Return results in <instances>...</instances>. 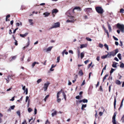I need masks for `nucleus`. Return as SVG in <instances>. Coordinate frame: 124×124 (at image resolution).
Segmentation results:
<instances>
[{"label": "nucleus", "instance_id": "obj_59", "mask_svg": "<svg viewBox=\"0 0 124 124\" xmlns=\"http://www.w3.org/2000/svg\"><path fill=\"white\" fill-rule=\"evenodd\" d=\"M76 104H77V105H78L79 104V101H78V100H76Z\"/></svg>", "mask_w": 124, "mask_h": 124}, {"label": "nucleus", "instance_id": "obj_35", "mask_svg": "<svg viewBox=\"0 0 124 124\" xmlns=\"http://www.w3.org/2000/svg\"><path fill=\"white\" fill-rule=\"evenodd\" d=\"M12 36L13 38L14 39V40H15V45H16V46H17V45H18V43H17V41L15 39V38L14 37V35H12Z\"/></svg>", "mask_w": 124, "mask_h": 124}, {"label": "nucleus", "instance_id": "obj_43", "mask_svg": "<svg viewBox=\"0 0 124 124\" xmlns=\"http://www.w3.org/2000/svg\"><path fill=\"white\" fill-rule=\"evenodd\" d=\"M120 67L121 68L124 67V64L123 63H122L120 66Z\"/></svg>", "mask_w": 124, "mask_h": 124}, {"label": "nucleus", "instance_id": "obj_39", "mask_svg": "<svg viewBox=\"0 0 124 124\" xmlns=\"http://www.w3.org/2000/svg\"><path fill=\"white\" fill-rule=\"evenodd\" d=\"M16 113L17 115L19 116H20L21 115L20 111L19 110L18 111L16 112Z\"/></svg>", "mask_w": 124, "mask_h": 124}, {"label": "nucleus", "instance_id": "obj_41", "mask_svg": "<svg viewBox=\"0 0 124 124\" xmlns=\"http://www.w3.org/2000/svg\"><path fill=\"white\" fill-rule=\"evenodd\" d=\"M30 44V39L29 38H28V42L27 45L26 46V47H28V46Z\"/></svg>", "mask_w": 124, "mask_h": 124}, {"label": "nucleus", "instance_id": "obj_40", "mask_svg": "<svg viewBox=\"0 0 124 124\" xmlns=\"http://www.w3.org/2000/svg\"><path fill=\"white\" fill-rule=\"evenodd\" d=\"M60 56H59L57 57V61L56 62L57 63H58L59 62L60 59Z\"/></svg>", "mask_w": 124, "mask_h": 124}, {"label": "nucleus", "instance_id": "obj_53", "mask_svg": "<svg viewBox=\"0 0 124 124\" xmlns=\"http://www.w3.org/2000/svg\"><path fill=\"white\" fill-rule=\"evenodd\" d=\"M29 97L28 96H27L26 98L25 102H27L29 99Z\"/></svg>", "mask_w": 124, "mask_h": 124}, {"label": "nucleus", "instance_id": "obj_63", "mask_svg": "<svg viewBox=\"0 0 124 124\" xmlns=\"http://www.w3.org/2000/svg\"><path fill=\"white\" fill-rule=\"evenodd\" d=\"M69 52L70 53H71L72 54H73V52L72 50H70L69 51Z\"/></svg>", "mask_w": 124, "mask_h": 124}, {"label": "nucleus", "instance_id": "obj_25", "mask_svg": "<svg viewBox=\"0 0 124 124\" xmlns=\"http://www.w3.org/2000/svg\"><path fill=\"white\" fill-rule=\"evenodd\" d=\"M84 52H82L80 54V56L81 59L84 57Z\"/></svg>", "mask_w": 124, "mask_h": 124}, {"label": "nucleus", "instance_id": "obj_48", "mask_svg": "<svg viewBox=\"0 0 124 124\" xmlns=\"http://www.w3.org/2000/svg\"><path fill=\"white\" fill-rule=\"evenodd\" d=\"M104 46L107 48L108 50V46L107 44H105L104 45Z\"/></svg>", "mask_w": 124, "mask_h": 124}, {"label": "nucleus", "instance_id": "obj_31", "mask_svg": "<svg viewBox=\"0 0 124 124\" xmlns=\"http://www.w3.org/2000/svg\"><path fill=\"white\" fill-rule=\"evenodd\" d=\"M117 56L120 60L121 59V54H119L117 55Z\"/></svg>", "mask_w": 124, "mask_h": 124}, {"label": "nucleus", "instance_id": "obj_45", "mask_svg": "<svg viewBox=\"0 0 124 124\" xmlns=\"http://www.w3.org/2000/svg\"><path fill=\"white\" fill-rule=\"evenodd\" d=\"M49 96V95H47L45 97L44 99V100L45 101H46V100L48 98V97Z\"/></svg>", "mask_w": 124, "mask_h": 124}, {"label": "nucleus", "instance_id": "obj_4", "mask_svg": "<svg viewBox=\"0 0 124 124\" xmlns=\"http://www.w3.org/2000/svg\"><path fill=\"white\" fill-rule=\"evenodd\" d=\"M50 84V83L49 81H47L44 84L43 88L45 91H46L48 87Z\"/></svg>", "mask_w": 124, "mask_h": 124}, {"label": "nucleus", "instance_id": "obj_8", "mask_svg": "<svg viewBox=\"0 0 124 124\" xmlns=\"http://www.w3.org/2000/svg\"><path fill=\"white\" fill-rule=\"evenodd\" d=\"M53 47V46H49L47 48L44 49V50L45 52L47 53H48L51 51Z\"/></svg>", "mask_w": 124, "mask_h": 124}, {"label": "nucleus", "instance_id": "obj_62", "mask_svg": "<svg viewBox=\"0 0 124 124\" xmlns=\"http://www.w3.org/2000/svg\"><path fill=\"white\" fill-rule=\"evenodd\" d=\"M114 60H116L117 61H119L118 59L116 57H115L114 58Z\"/></svg>", "mask_w": 124, "mask_h": 124}, {"label": "nucleus", "instance_id": "obj_27", "mask_svg": "<svg viewBox=\"0 0 124 124\" xmlns=\"http://www.w3.org/2000/svg\"><path fill=\"white\" fill-rule=\"evenodd\" d=\"M116 98H115L114 99V109L115 108H116Z\"/></svg>", "mask_w": 124, "mask_h": 124}, {"label": "nucleus", "instance_id": "obj_30", "mask_svg": "<svg viewBox=\"0 0 124 124\" xmlns=\"http://www.w3.org/2000/svg\"><path fill=\"white\" fill-rule=\"evenodd\" d=\"M42 80L41 78H40L38 79L37 81V84H39L40 82L42 81Z\"/></svg>", "mask_w": 124, "mask_h": 124}, {"label": "nucleus", "instance_id": "obj_32", "mask_svg": "<svg viewBox=\"0 0 124 124\" xmlns=\"http://www.w3.org/2000/svg\"><path fill=\"white\" fill-rule=\"evenodd\" d=\"M16 26H19L20 25L21 26L22 25V24L21 22H20V23H16Z\"/></svg>", "mask_w": 124, "mask_h": 124}, {"label": "nucleus", "instance_id": "obj_14", "mask_svg": "<svg viewBox=\"0 0 124 124\" xmlns=\"http://www.w3.org/2000/svg\"><path fill=\"white\" fill-rule=\"evenodd\" d=\"M50 14V13L48 12H46L43 14V15L44 16V17H47Z\"/></svg>", "mask_w": 124, "mask_h": 124}, {"label": "nucleus", "instance_id": "obj_1", "mask_svg": "<svg viewBox=\"0 0 124 124\" xmlns=\"http://www.w3.org/2000/svg\"><path fill=\"white\" fill-rule=\"evenodd\" d=\"M68 19L66 21L67 23H73L76 20L75 19V17L71 16H68Z\"/></svg>", "mask_w": 124, "mask_h": 124}, {"label": "nucleus", "instance_id": "obj_6", "mask_svg": "<svg viewBox=\"0 0 124 124\" xmlns=\"http://www.w3.org/2000/svg\"><path fill=\"white\" fill-rule=\"evenodd\" d=\"M62 93V90H61V91H60L59 92H58L57 93V102L59 103L61 101V99L60 98H59V97H60V95Z\"/></svg>", "mask_w": 124, "mask_h": 124}, {"label": "nucleus", "instance_id": "obj_15", "mask_svg": "<svg viewBox=\"0 0 124 124\" xmlns=\"http://www.w3.org/2000/svg\"><path fill=\"white\" fill-rule=\"evenodd\" d=\"M28 34V33H26L24 34H20V36L22 37H26Z\"/></svg>", "mask_w": 124, "mask_h": 124}, {"label": "nucleus", "instance_id": "obj_37", "mask_svg": "<svg viewBox=\"0 0 124 124\" xmlns=\"http://www.w3.org/2000/svg\"><path fill=\"white\" fill-rule=\"evenodd\" d=\"M123 101H124V99L122 100L121 102V105H120V107L119 108V109L120 108H121L122 107L123 105Z\"/></svg>", "mask_w": 124, "mask_h": 124}, {"label": "nucleus", "instance_id": "obj_7", "mask_svg": "<svg viewBox=\"0 0 124 124\" xmlns=\"http://www.w3.org/2000/svg\"><path fill=\"white\" fill-rule=\"evenodd\" d=\"M118 52L117 49H116L110 52V56H114Z\"/></svg>", "mask_w": 124, "mask_h": 124}, {"label": "nucleus", "instance_id": "obj_60", "mask_svg": "<svg viewBox=\"0 0 124 124\" xmlns=\"http://www.w3.org/2000/svg\"><path fill=\"white\" fill-rule=\"evenodd\" d=\"M37 109L35 108L34 109V114H36L37 113Z\"/></svg>", "mask_w": 124, "mask_h": 124}, {"label": "nucleus", "instance_id": "obj_16", "mask_svg": "<svg viewBox=\"0 0 124 124\" xmlns=\"http://www.w3.org/2000/svg\"><path fill=\"white\" fill-rule=\"evenodd\" d=\"M39 63L36 62H33L32 65V68H33L34 66H35V65L37 64H39Z\"/></svg>", "mask_w": 124, "mask_h": 124}, {"label": "nucleus", "instance_id": "obj_22", "mask_svg": "<svg viewBox=\"0 0 124 124\" xmlns=\"http://www.w3.org/2000/svg\"><path fill=\"white\" fill-rule=\"evenodd\" d=\"M86 104H82L81 107V109L82 110H83L84 109V108H86Z\"/></svg>", "mask_w": 124, "mask_h": 124}, {"label": "nucleus", "instance_id": "obj_11", "mask_svg": "<svg viewBox=\"0 0 124 124\" xmlns=\"http://www.w3.org/2000/svg\"><path fill=\"white\" fill-rule=\"evenodd\" d=\"M22 89L24 91V92L26 93V95L27 94H28V89L27 88H25V86H23V87H22Z\"/></svg>", "mask_w": 124, "mask_h": 124}, {"label": "nucleus", "instance_id": "obj_20", "mask_svg": "<svg viewBox=\"0 0 124 124\" xmlns=\"http://www.w3.org/2000/svg\"><path fill=\"white\" fill-rule=\"evenodd\" d=\"M57 112L56 111H54L52 114V117L56 115Z\"/></svg>", "mask_w": 124, "mask_h": 124}, {"label": "nucleus", "instance_id": "obj_36", "mask_svg": "<svg viewBox=\"0 0 124 124\" xmlns=\"http://www.w3.org/2000/svg\"><path fill=\"white\" fill-rule=\"evenodd\" d=\"M82 101L84 103H86L88 102V100L86 99H84L82 100Z\"/></svg>", "mask_w": 124, "mask_h": 124}, {"label": "nucleus", "instance_id": "obj_47", "mask_svg": "<svg viewBox=\"0 0 124 124\" xmlns=\"http://www.w3.org/2000/svg\"><path fill=\"white\" fill-rule=\"evenodd\" d=\"M106 65L105 66V67H104V68H103V69L102 70V72H101V75H102V73L103 72V70H106Z\"/></svg>", "mask_w": 124, "mask_h": 124}, {"label": "nucleus", "instance_id": "obj_23", "mask_svg": "<svg viewBox=\"0 0 124 124\" xmlns=\"http://www.w3.org/2000/svg\"><path fill=\"white\" fill-rule=\"evenodd\" d=\"M116 69H113V68H112L111 69V70L110 71V75H111V74L115 70H116Z\"/></svg>", "mask_w": 124, "mask_h": 124}, {"label": "nucleus", "instance_id": "obj_28", "mask_svg": "<svg viewBox=\"0 0 124 124\" xmlns=\"http://www.w3.org/2000/svg\"><path fill=\"white\" fill-rule=\"evenodd\" d=\"M116 83L117 85H120L121 84V82L120 81L118 80H116Z\"/></svg>", "mask_w": 124, "mask_h": 124}, {"label": "nucleus", "instance_id": "obj_42", "mask_svg": "<svg viewBox=\"0 0 124 124\" xmlns=\"http://www.w3.org/2000/svg\"><path fill=\"white\" fill-rule=\"evenodd\" d=\"M86 39L87 40L89 41H91L92 40V39H91L88 37H86Z\"/></svg>", "mask_w": 124, "mask_h": 124}, {"label": "nucleus", "instance_id": "obj_2", "mask_svg": "<svg viewBox=\"0 0 124 124\" xmlns=\"http://www.w3.org/2000/svg\"><path fill=\"white\" fill-rule=\"evenodd\" d=\"M116 27L117 28L120 30L121 32H124V25L123 24H120L118 23L116 24Z\"/></svg>", "mask_w": 124, "mask_h": 124}, {"label": "nucleus", "instance_id": "obj_5", "mask_svg": "<svg viewBox=\"0 0 124 124\" xmlns=\"http://www.w3.org/2000/svg\"><path fill=\"white\" fill-rule=\"evenodd\" d=\"M60 23L59 22H57L55 23L50 28L51 29H52L59 27H60Z\"/></svg>", "mask_w": 124, "mask_h": 124}, {"label": "nucleus", "instance_id": "obj_52", "mask_svg": "<svg viewBox=\"0 0 124 124\" xmlns=\"http://www.w3.org/2000/svg\"><path fill=\"white\" fill-rule=\"evenodd\" d=\"M113 37L114 39L116 41H117L118 40V39L117 38H116L114 36H113Z\"/></svg>", "mask_w": 124, "mask_h": 124}, {"label": "nucleus", "instance_id": "obj_19", "mask_svg": "<svg viewBox=\"0 0 124 124\" xmlns=\"http://www.w3.org/2000/svg\"><path fill=\"white\" fill-rule=\"evenodd\" d=\"M58 12V10L56 9H53L52 10V13H57V12Z\"/></svg>", "mask_w": 124, "mask_h": 124}, {"label": "nucleus", "instance_id": "obj_61", "mask_svg": "<svg viewBox=\"0 0 124 124\" xmlns=\"http://www.w3.org/2000/svg\"><path fill=\"white\" fill-rule=\"evenodd\" d=\"M22 124H27L26 123V120H24V121L23 122Z\"/></svg>", "mask_w": 124, "mask_h": 124}, {"label": "nucleus", "instance_id": "obj_44", "mask_svg": "<svg viewBox=\"0 0 124 124\" xmlns=\"http://www.w3.org/2000/svg\"><path fill=\"white\" fill-rule=\"evenodd\" d=\"M103 46V45L101 43H99V46L100 48H102Z\"/></svg>", "mask_w": 124, "mask_h": 124}, {"label": "nucleus", "instance_id": "obj_49", "mask_svg": "<svg viewBox=\"0 0 124 124\" xmlns=\"http://www.w3.org/2000/svg\"><path fill=\"white\" fill-rule=\"evenodd\" d=\"M99 90L101 92L103 91V89H102V86H100V88L99 89Z\"/></svg>", "mask_w": 124, "mask_h": 124}, {"label": "nucleus", "instance_id": "obj_26", "mask_svg": "<svg viewBox=\"0 0 124 124\" xmlns=\"http://www.w3.org/2000/svg\"><path fill=\"white\" fill-rule=\"evenodd\" d=\"M62 94L63 95V97H64V99H65V100H66V96L64 92H63L62 93Z\"/></svg>", "mask_w": 124, "mask_h": 124}, {"label": "nucleus", "instance_id": "obj_58", "mask_svg": "<svg viewBox=\"0 0 124 124\" xmlns=\"http://www.w3.org/2000/svg\"><path fill=\"white\" fill-rule=\"evenodd\" d=\"M89 62V60H87L86 61H85L84 62L86 64L88 62Z\"/></svg>", "mask_w": 124, "mask_h": 124}, {"label": "nucleus", "instance_id": "obj_34", "mask_svg": "<svg viewBox=\"0 0 124 124\" xmlns=\"http://www.w3.org/2000/svg\"><path fill=\"white\" fill-rule=\"evenodd\" d=\"M74 9H78V10H81L80 8L79 7H75V8H74V9L73 10H74Z\"/></svg>", "mask_w": 124, "mask_h": 124}, {"label": "nucleus", "instance_id": "obj_17", "mask_svg": "<svg viewBox=\"0 0 124 124\" xmlns=\"http://www.w3.org/2000/svg\"><path fill=\"white\" fill-rule=\"evenodd\" d=\"M108 55V53L107 54L103 55L101 57V58L102 59H105L107 58Z\"/></svg>", "mask_w": 124, "mask_h": 124}, {"label": "nucleus", "instance_id": "obj_55", "mask_svg": "<svg viewBox=\"0 0 124 124\" xmlns=\"http://www.w3.org/2000/svg\"><path fill=\"white\" fill-rule=\"evenodd\" d=\"M80 96L79 95H78V96H76V98L77 99H80L81 98H80Z\"/></svg>", "mask_w": 124, "mask_h": 124}, {"label": "nucleus", "instance_id": "obj_29", "mask_svg": "<svg viewBox=\"0 0 124 124\" xmlns=\"http://www.w3.org/2000/svg\"><path fill=\"white\" fill-rule=\"evenodd\" d=\"M108 74H107L105 75V76L104 77L103 81L104 82V81L106 79V77H108Z\"/></svg>", "mask_w": 124, "mask_h": 124}, {"label": "nucleus", "instance_id": "obj_9", "mask_svg": "<svg viewBox=\"0 0 124 124\" xmlns=\"http://www.w3.org/2000/svg\"><path fill=\"white\" fill-rule=\"evenodd\" d=\"M116 112L114 113L112 117V122L113 124H116L115 120L116 116Z\"/></svg>", "mask_w": 124, "mask_h": 124}, {"label": "nucleus", "instance_id": "obj_64", "mask_svg": "<svg viewBox=\"0 0 124 124\" xmlns=\"http://www.w3.org/2000/svg\"><path fill=\"white\" fill-rule=\"evenodd\" d=\"M115 44L117 46H118L119 44L118 42L117 41H115Z\"/></svg>", "mask_w": 124, "mask_h": 124}, {"label": "nucleus", "instance_id": "obj_38", "mask_svg": "<svg viewBox=\"0 0 124 124\" xmlns=\"http://www.w3.org/2000/svg\"><path fill=\"white\" fill-rule=\"evenodd\" d=\"M124 12V9L123 8L121 9L120 10L119 12L120 13H123Z\"/></svg>", "mask_w": 124, "mask_h": 124}, {"label": "nucleus", "instance_id": "obj_54", "mask_svg": "<svg viewBox=\"0 0 124 124\" xmlns=\"http://www.w3.org/2000/svg\"><path fill=\"white\" fill-rule=\"evenodd\" d=\"M85 84V80H83L82 84H81V85L82 86H83V85H84Z\"/></svg>", "mask_w": 124, "mask_h": 124}, {"label": "nucleus", "instance_id": "obj_50", "mask_svg": "<svg viewBox=\"0 0 124 124\" xmlns=\"http://www.w3.org/2000/svg\"><path fill=\"white\" fill-rule=\"evenodd\" d=\"M32 110V109L30 108H29L28 109V111L29 112H30Z\"/></svg>", "mask_w": 124, "mask_h": 124}, {"label": "nucleus", "instance_id": "obj_18", "mask_svg": "<svg viewBox=\"0 0 124 124\" xmlns=\"http://www.w3.org/2000/svg\"><path fill=\"white\" fill-rule=\"evenodd\" d=\"M33 20L31 19H29V22L30 25H33V23L32 22Z\"/></svg>", "mask_w": 124, "mask_h": 124}, {"label": "nucleus", "instance_id": "obj_21", "mask_svg": "<svg viewBox=\"0 0 124 124\" xmlns=\"http://www.w3.org/2000/svg\"><path fill=\"white\" fill-rule=\"evenodd\" d=\"M103 29H104L105 32L107 33L108 37V31L107 30H106V28H105L103 26Z\"/></svg>", "mask_w": 124, "mask_h": 124}, {"label": "nucleus", "instance_id": "obj_3", "mask_svg": "<svg viewBox=\"0 0 124 124\" xmlns=\"http://www.w3.org/2000/svg\"><path fill=\"white\" fill-rule=\"evenodd\" d=\"M96 11L99 14H101L103 13V9L101 7H97L95 8Z\"/></svg>", "mask_w": 124, "mask_h": 124}, {"label": "nucleus", "instance_id": "obj_10", "mask_svg": "<svg viewBox=\"0 0 124 124\" xmlns=\"http://www.w3.org/2000/svg\"><path fill=\"white\" fill-rule=\"evenodd\" d=\"M101 109L102 110L101 111H100L99 113V115L100 116H102L103 114V112H104V109L103 108L101 107Z\"/></svg>", "mask_w": 124, "mask_h": 124}, {"label": "nucleus", "instance_id": "obj_51", "mask_svg": "<svg viewBox=\"0 0 124 124\" xmlns=\"http://www.w3.org/2000/svg\"><path fill=\"white\" fill-rule=\"evenodd\" d=\"M50 122L47 119L46 121L45 124H49Z\"/></svg>", "mask_w": 124, "mask_h": 124}, {"label": "nucleus", "instance_id": "obj_33", "mask_svg": "<svg viewBox=\"0 0 124 124\" xmlns=\"http://www.w3.org/2000/svg\"><path fill=\"white\" fill-rule=\"evenodd\" d=\"M16 57H17L16 56H13L12 57V59L10 60V61H12L13 60H15L16 58Z\"/></svg>", "mask_w": 124, "mask_h": 124}, {"label": "nucleus", "instance_id": "obj_12", "mask_svg": "<svg viewBox=\"0 0 124 124\" xmlns=\"http://www.w3.org/2000/svg\"><path fill=\"white\" fill-rule=\"evenodd\" d=\"M87 44H81L80 45V48L82 49L83 48L86 47H87Z\"/></svg>", "mask_w": 124, "mask_h": 124}, {"label": "nucleus", "instance_id": "obj_24", "mask_svg": "<svg viewBox=\"0 0 124 124\" xmlns=\"http://www.w3.org/2000/svg\"><path fill=\"white\" fill-rule=\"evenodd\" d=\"M79 74L80 76L83 75V73L82 70H80L79 72Z\"/></svg>", "mask_w": 124, "mask_h": 124}, {"label": "nucleus", "instance_id": "obj_57", "mask_svg": "<svg viewBox=\"0 0 124 124\" xmlns=\"http://www.w3.org/2000/svg\"><path fill=\"white\" fill-rule=\"evenodd\" d=\"M92 62L91 63L89 64L88 65V67L89 68L91 66L92 64Z\"/></svg>", "mask_w": 124, "mask_h": 124}, {"label": "nucleus", "instance_id": "obj_46", "mask_svg": "<svg viewBox=\"0 0 124 124\" xmlns=\"http://www.w3.org/2000/svg\"><path fill=\"white\" fill-rule=\"evenodd\" d=\"M66 51V50L65 49H64L63 50V51L62 53V55L63 56H64L65 52Z\"/></svg>", "mask_w": 124, "mask_h": 124}, {"label": "nucleus", "instance_id": "obj_13", "mask_svg": "<svg viewBox=\"0 0 124 124\" xmlns=\"http://www.w3.org/2000/svg\"><path fill=\"white\" fill-rule=\"evenodd\" d=\"M118 63L115 62H113L112 64V66L114 68H117V65L118 64Z\"/></svg>", "mask_w": 124, "mask_h": 124}, {"label": "nucleus", "instance_id": "obj_56", "mask_svg": "<svg viewBox=\"0 0 124 124\" xmlns=\"http://www.w3.org/2000/svg\"><path fill=\"white\" fill-rule=\"evenodd\" d=\"M15 107V105H13L12 106H11V107H10V108L11 109H13Z\"/></svg>", "mask_w": 124, "mask_h": 124}]
</instances>
